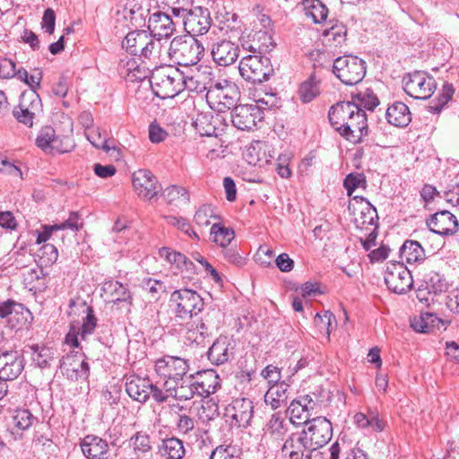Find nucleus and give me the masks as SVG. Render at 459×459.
<instances>
[{"instance_id":"a211bd4d","label":"nucleus","mask_w":459,"mask_h":459,"mask_svg":"<svg viewBox=\"0 0 459 459\" xmlns=\"http://www.w3.org/2000/svg\"><path fill=\"white\" fill-rule=\"evenodd\" d=\"M172 14L167 12L159 11L153 13L148 20V29L151 31V35L165 39L169 38L175 31L176 24L178 23L176 19L173 20Z\"/></svg>"},{"instance_id":"bb28decb","label":"nucleus","mask_w":459,"mask_h":459,"mask_svg":"<svg viewBox=\"0 0 459 459\" xmlns=\"http://www.w3.org/2000/svg\"><path fill=\"white\" fill-rule=\"evenodd\" d=\"M194 375L191 374L182 378V380L178 381L176 385L175 383L172 385H166L167 391L169 392L170 396L179 400V401H187L194 398L196 394Z\"/></svg>"},{"instance_id":"c756f323","label":"nucleus","mask_w":459,"mask_h":459,"mask_svg":"<svg viewBox=\"0 0 459 459\" xmlns=\"http://www.w3.org/2000/svg\"><path fill=\"white\" fill-rule=\"evenodd\" d=\"M288 431L285 420L280 413H273L264 427V437L273 441L282 440Z\"/></svg>"},{"instance_id":"9d476101","label":"nucleus","mask_w":459,"mask_h":459,"mask_svg":"<svg viewBox=\"0 0 459 459\" xmlns=\"http://www.w3.org/2000/svg\"><path fill=\"white\" fill-rule=\"evenodd\" d=\"M60 369L67 378L79 381H86L90 376V365L84 354L78 351H71L60 360Z\"/></svg>"},{"instance_id":"72a5a7b5","label":"nucleus","mask_w":459,"mask_h":459,"mask_svg":"<svg viewBox=\"0 0 459 459\" xmlns=\"http://www.w3.org/2000/svg\"><path fill=\"white\" fill-rule=\"evenodd\" d=\"M400 256L408 264H413L424 259L425 251L418 241L406 240L400 248Z\"/></svg>"},{"instance_id":"c9c22d12","label":"nucleus","mask_w":459,"mask_h":459,"mask_svg":"<svg viewBox=\"0 0 459 459\" xmlns=\"http://www.w3.org/2000/svg\"><path fill=\"white\" fill-rule=\"evenodd\" d=\"M287 414L290 417V421L293 425H307L312 419L307 412V408L303 406L298 398L290 403L287 409Z\"/></svg>"},{"instance_id":"20e7f679","label":"nucleus","mask_w":459,"mask_h":459,"mask_svg":"<svg viewBox=\"0 0 459 459\" xmlns=\"http://www.w3.org/2000/svg\"><path fill=\"white\" fill-rule=\"evenodd\" d=\"M175 317L182 321L197 316L204 310V299L195 290L187 288L174 290L169 299Z\"/></svg>"},{"instance_id":"cd10ccee","label":"nucleus","mask_w":459,"mask_h":459,"mask_svg":"<svg viewBox=\"0 0 459 459\" xmlns=\"http://www.w3.org/2000/svg\"><path fill=\"white\" fill-rule=\"evenodd\" d=\"M40 88H38V90ZM36 90L37 88H29L22 92L20 110L14 112L17 120L29 126H31L33 124V112L29 110V106H27L26 102L30 100V104L33 106L34 103L39 100V93Z\"/></svg>"},{"instance_id":"0eeeda50","label":"nucleus","mask_w":459,"mask_h":459,"mask_svg":"<svg viewBox=\"0 0 459 459\" xmlns=\"http://www.w3.org/2000/svg\"><path fill=\"white\" fill-rule=\"evenodd\" d=\"M189 370L188 360L176 356H164L155 361L156 373L165 379L164 388L166 385L178 384V381L186 377Z\"/></svg>"},{"instance_id":"e433bc0d","label":"nucleus","mask_w":459,"mask_h":459,"mask_svg":"<svg viewBox=\"0 0 459 459\" xmlns=\"http://www.w3.org/2000/svg\"><path fill=\"white\" fill-rule=\"evenodd\" d=\"M160 452L161 455L167 456L169 459H182L185 455L183 442L177 437L163 440Z\"/></svg>"},{"instance_id":"393cba45","label":"nucleus","mask_w":459,"mask_h":459,"mask_svg":"<svg viewBox=\"0 0 459 459\" xmlns=\"http://www.w3.org/2000/svg\"><path fill=\"white\" fill-rule=\"evenodd\" d=\"M411 326L416 332L429 333L441 328L446 330V324L435 314L425 312L411 319Z\"/></svg>"},{"instance_id":"79ce46f5","label":"nucleus","mask_w":459,"mask_h":459,"mask_svg":"<svg viewBox=\"0 0 459 459\" xmlns=\"http://www.w3.org/2000/svg\"><path fill=\"white\" fill-rule=\"evenodd\" d=\"M212 116L210 113H200L193 121V126L202 136L216 135V127L212 123Z\"/></svg>"},{"instance_id":"b1692460","label":"nucleus","mask_w":459,"mask_h":459,"mask_svg":"<svg viewBox=\"0 0 459 459\" xmlns=\"http://www.w3.org/2000/svg\"><path fill=\"white\" fill-rule=\"evenodd\" d=\"M212 56L219 65L228 66L238 57V48L230 40H221L212 46Z\"/></svg>"},{"instance_id":"774afa93","label":"nucleus","mask_w":459,"mask_h":459,"mask_svg":"<svg viewBox=\"0 0 459 459\" xmlns=\"http://www.w3.org/2000/svg\"><path fill=\"white\" fill-rule=\"evenodd\" d=\"M221 312L219 309H212L208 311L201 323L204 324L211 332L218 329L220 325Z\"/></svg>"},{"instance_id":"c85d7f7f","label":"nucleus","mask_w":459,"mask_h":459,"mask_svg":"<svg viewBox=\"0 0 459 459\" xmlns=\"http://www.w3.org/2000/svg\"><path fill=\"white\" fill-rule=\"evenodd\" d=\"M231 354L230 342L226 336L217 338L207 352L208 359L214 365L227 362Z\"/></svg>"},{"instance_id":"49530a36","label":"nucleus","mask_w":459,"mask_h":459,"mask_svg":"<svg viewBox=\"0 0 459 459\" xmlns=\"http://www.w3.org/2000/svg\"><path fill=\"white\" fill-rule=\"evenodd\" d=\"M333 323H336L335 316L330 310H325L323 314L316 313L314 317L315 325L321 333H325L328 340L330 339Z\"/></svg>"},{"instance_id":"052dcab7","label":"nucleus","mask_w":459,"mask_h":459,"mask_svg":"<svg viewBox=\"0 0 459 459\" xmlns=\"http://www.w3.org/2000/svg\"><path fill=\"white\" fill-rule=\"evenodd\" d=\"M58 230H71L78 231L82 228L83 222L77 212H71L67 220L61 223H56Z\"/></svg>"},{"instance_id":"1a4fd4ad","label":"nucleus","mask_w":459,"mask_h":459,"mask_svg":"<svg viewBox=\"0 0 459 459\" xmlns=\"http://www.w3.org/2000/svg\"><path fill=\"white\" fill-rule=\"evenodd\" d=\"M385 282L396 294H404L413 286L411 273L403 263H393L386 266Z\"/></svg>"},{"instance_id":"a19ab883","label":"nucleus","mask_w":459,"mask_h":459,"mask_svg":"<svg viewBox=\"0 0 459 459\" xmlns=\"http://www.w3.org/2000/svg\"><path fill=\"white\" fill-rule=\"evenodd\" d=\"M24 284L32 291H42L46 288L44 273L42 268L30 269L24 274Z\"/></svg>"},{"instance_id":"dca6fc26","label":"nucleus","mask_w":459,"mask_h":459,"mask_svg":"<svg viewBox=\"0 0 459 459\" xmlns=\"http://www.w3.org/2000/svg\"><path fill=\"white\" fill-rule=\"evenodd\" d=\"M24 368L23 356L17 351H6L0 354V381L16 379Z\"/></svg>"},{"instance_id":"f257e3e1","label":"nucleus","mask_w":459,"mask_h":459,"mask_svg":"<svg viewBox=\"0 0 459 459\" xmlns=\"http://www.w3.org/2000/svg\"><path fill=\"white\" fill-rule=\"evenodd\" d=\"M328 117L340 135L354 144L362 143L368 134L366 112L354 101H342L332 106Z\"/></svg>"},{"instance_id":"7ed1b4c3","label":"nucleus","mask_w":459,"mask_h":459,"mask_svg":"<svg viewBox=\"0 0 459 459\" xmlns=\"http://www.w3.org/2000/svg\"><path fill=\"white\" fill-rule=\"evenodd\" d=\"M330 459H339L340 446L333 443L330 448ZM282 455L288 459H319L323 453L315 454L310 447L306 434L300 432L292 433L285 440L281 446Z\"/></svg>"},{"instance_id":"473e14b6","label":"nucleus","mask_w":459,"mask_h":459,"mask_svg":"<svg viewBox=\"0 0 459 459\" xmlns=\"http://www.w3.org/2000/svg\"><path fill=\"white\" fill-rule=\"evenodd\" d=\"M288 388L289 385L284 381L270 386L264 395L265 403L273 410L280 408L288 399Z\"/></svg>"},{"instance_id":"39448f33","label":"nucleus","mask_w":459,"mask_h":459,"mask_svg":"<svg viewBox=\"0 0 459 459\" xmlns=\"http://www.w3.org/2000/svg\"><path fill=\"white\" fill-rule=\"evenodd\" d=\"M333 74L347 86L360 82L366 74V63L355 56H340L334 60Z\"/></svg>"},{"instance_id":"69168bd1","label":"nucleus","mask_w":459,"mask_h":459,"mask_svg":"<svg viewBox=\"0 0 459 459\" xmlns=\"http://www.w3.org/2000/svg\"><path fill=\"white\" fill-rule=\"evenodd\" d=\"M303 406L307 408V412L311 417H316V409L320 407L321 401L316 394H306L298 398Z\"/></svg>"},{"instance_id":"0e129e2a","label":"nucleus","mask_w":459,"mask_h":459,"mask_svg":"<svg viewBox=\"0 0 459 459\" xmlns=\"http://www.w3.org/2000/svg\"><path fill=\"white\" fill-rule=\"evenodd\" d=\"M25 309L22 304L8 299L4 302H0V317L4 318L12 314L22 313Z\"/></svg>"},{"instance_id":"864d4df0","label":"nucleus","mask_w":459,"mask_h":459,"mask_svg":"<svg viewBox=\"0 0 459 459\" xmlns=\"http://www.w3.org/2000/svg\"><path fill=\"white\" fill-rule=\"evenodd\" d=\"M212 218L216 219L213 207L211 204H203L196 210L194 221L199 226H208Z\"/></svg>"},{"instance_id":"13d9d810","label":"nucleus","mask_w":459,"mask_h":459,"mask_svg":"<svg viewBox=\"0 0 459 459\" xmlns=\"http://www.w3.org/2000/svg\"><path fill=\"white\" fill-rule=\"evenodd\" d=\"M347 30L343 24H335L324 32V36L328 41L339 45L345 41Z\"/></svg>"},{"instance_id":"ea45409f","label":"nucleus","mask_w":459,"mask_h":459,"mask_svg":"<svg viewBox=\"0 0 459 459\" xmlns=\"http://www.w3.org/2000/svg\"><path fill=\"white\" fill-rule=\"evenodd\" d=\"M120 75L125 78L126 82H143L147 80L149 84H152L151 80L147 79L145 71H142L136 66L134 61H128L119 70Z\"/></svg>"},{"instance_id":"6ab92c4d","label":"nucleus","mask_w":459,"mask_h":459,"mask_svg":"<svg viewBox=\"0 0 459 459\" xmlns=\"http://www.w3.org/2000/svg\"><path fill=\"white\" fill-rule=\"evenodd\" d=\"M429 230L438 235H454L458 231L459 223L456 217L449 211L437 212L427 220Z\"/></svg>"},{"instance_id":"f8f14e48","label":"nucleus","mask_w":459,"mask_h":459,"mask_svg":"<svg viewBox=\"0 0 459 459\" xmlns=\"http://www.w3.org/2000/svg\"><path fill=\"white\" fill-rule=\"evenodd\" d=\"M238 88H207L206 99L212 108L225 112L237 106L240 98ZM206 90V88H204Z\"/></svg>"},{"instance_id":"a878e982","label":"nucleus","mask_w":459,"mask_h":459,"mask_svg":"<svg viewBox=\"0 0 459 459\" xmlns=\"http://www.w3.org/2000/svg\"><path fill=\"white\" fill-rule=\"evenodd\" d=\"M386 121L395 126L404 128L411 121V113L407 105L402 101H395L385 111Z\"/></svg>"},{"instance_id":"9b49d317","label":"nucleus","mask_w":459,"mask_h":459,"mask_svg":"<svg viewBox=\"0 0 459 459\" xmlns=\"http://www.w3.org/2000/svg\"><path fill=\"white\" fill-rule=\"evenodd\" d=\"M184 25L186 35H204L211 27V16L207 8L192 6L184 17L178 20Z\"/></svg>"},{"instance_id":"bf43d9fd","label":"nucleus","mask_w":459,"mask_h":459,"mask_svg":"<svg viewBox=\"0 0 459 459\" xmlns=\"http://www.w3.org/2000/svg\"><path fill=\"white\" fill-rule=\"evenodd\" d=\"M203 421L213 420L219 415V407L212 400L204 402L198 412Z\"/></svg>"},{"instance_id":"6e6d98bb","label":"nucleus","mask_w":459,"mask_h":459,"mask_svg":"<svg viewBox=\"0 0 459 459\" xmlns=\"http://www.w3.org/2000/svg\"><path fill=\"white\" fill-rule=\"evenodd\" d=\"M210 459H240V450L233 446H219L212 451Z\"/></svg>"},{"instance_id":"412c9836","label":"nucleus","mask_w":459,"mask_h":459,"mask_svg":"<svg viewBox=\"0 0 459 459\" xmlns=\"http://www.w3.org/2000/svg\"><path fill=\"white\" fill-rule=\"evenodd\" d=\"M152 382L148 377L130 376L126 381V392L134 401L145 403L151 396Z\"/></svg>"},{"instance_id":"2f4dec72","label":"nucleus","mask_w":459,"mask_h":459,"mask_svg":"<svg viewBox=\"0 0 459 459\" xmlns=\"http://www.w3.org/2000/svg\"><path fill=\"white\" fill-rule=\"evenodd\" d=\"M150 35L145 30L131 31L124 39L122 46L129 54L141 56L142 48L148 42Z\"/></svg>"},{"instance_id":"4d7b16f0","label":"nucleus","mask_w":459,"mask_h":459,"mask_svg":"<svg viewBox=\"0 0 459 459\" xmlns=\"http://www.w3.org/2000/svg\"><path fill=\"white\" fill-rule=\"evenodd\" d=\"M55 130L51 127H45L40 130L37 139L36 144L39 148L45 152L50 151L51 145L55 141Z\"/></svg>"},{"instance_id":"a18cd8bd","label":"nucleus","mask_w":459,"mask_h":459,"mask_svg":"<svg viewBox=\"0 0 459 459\" xmlns=\"http://www.w3.org/2000/svg\"><path fill=\"white\" fill-rule=\"evenodd\" d=\"M403 82L405 86H435L436 82L424 71H414L403 77Z\"/></svg>"},{"instance_id":"5fc2aeb1","label":"nucleus","mask_w":459,"mask_h":459,"mask_svg":"<svg viewBox=\"0 0 459 459\" xmlns=\"http://www.w3.org/2000/svg\"><path fill=\"white\" fill-rule=\"evenodd\" d=\"M130 442L135 454L138 456H140V455L148 453L152 447L149 436L141 432H137L134 436H133L130 439Z\"/></svg>"},{"instance_id":"603ef678","label":"nucleus","mask_w":459,"mask_h":459,"mask_svg":"<svg viewBox=\"0 0 459 459\" xmlns=\"http://www.w3.org/2000/svg\"><path fill=\"white\" fill-rule=\"evenodd\" d=\"M163 196L169 204H173L178 201L184 203L189 202V194L187 191L181 186H170L163 191Z\"/></svg>"},{"instance_id":"ddd939ff","label":"nucleus","mask_w":459,"mask_h":459,"mask_svg":"<svg viewBox=\"0 0 459 459\" xmlns=\"http://www.w3.org/2000/svg\"><path fill=\"white\" fill-rule=\"evenodd\" d=\"M253 414V402L245 397L234 399L225 409L226 417L231 419V424L238 428L248 427Z\"/></svg>"},{"instance_id":"aec40b11","label":"nucleus","mask_w":459,"mask_h":459,"mask_svg":"<svg viewBox=\"0 0 459 459\" xmlns=\"http://www.w3.org/2000/svg\"><path fill=\"white\" fill-rule=\"evenodd\" d=\"M81 449L87 459H108L109 445L95 435H87L81 442Z\"/></svg>"},{"instance_id":"4be33fe9","label":"nucleus","mask_w":459,"mask_h":459,"mask_svg":"<svg viewBox=\"0 0 459 459\" xmlns=\"http://www.w3.org/2000/svg\"><path fill=\"white\" fill-rule=\"evenodd\" d=\"M194 381L197 395L203 397H208L221 387L220 377L212 369L198 371L194 375Z\"/></svg>"},{"instance_id":"7c9ffc66","label":"nucleus","mask_w":459,"mask_h":459,"mask_svg":"<svg viewBox=\"0 0 459 459\" xmlns=\"http://www.w3.org/2000/svg\"><path fill=\"white\" fill-rule=\"evenodd\" d=\"M159 255L161 258L165 259L171 264H175L178 269L186 271L189 273H195V266L191 260L185 255L177 252L170 247H163L160 248Z\"/></svg>"},{"instance_id":"6e6552de","label":"nucleus","mask_w":459,"mask_h":459,"mask_svg":"<svg viewBox=\"0 0 459 459\" xmlns=\"http://www.w3.org/2000/svg\"><path fill=\"white\" fill-rule=\"evenodd\" d=\"M306 434L310 447L315 454L324 447L333 437V426L325 417H314L302 430Z\"/></svg>"},{"instance_id":"f3484780","label":"nucleus","mask_w":459,"mask_h":459,"mask_svg":"<svg viewBox=\"0 0 459 459\" xmlns=\"http://www.w3.org/2000/svg\"><path fill=\"white\" fill-rule=\"evenodd\" d=\"M169 44L167 40L150 35L148 42L142 48L141 58L148 60L155 65H163L169 63Z\"/></svg>"},{"instance_id":"37998d69","label":"nucleus","mask_w":459,"mask_h":459,"mask_svg":"<svg viewBox=\"0 0 459 459\" xmlns=\"http://www.w3.org/2000/svg\"><path fill=\"white\" fill-rule=\"evenodd\" d=\"M351 101L358 104L359 108H364L368 110H374L380 104L377 96L369 88H367L364 92L352 94Z\"/></svg>"},{"instance_id":"e2e57ef3","label":"nucleus","mask_w":459,"mask_h":459,"mask_svg":"<svg viewBox=\"0 0 459 459\" xmlns=\"http://www.w3.org/2000/svg\"><path fill=\"white\" fill-rule=\"evenodd\" d=\"M86 310L87 316L83 319V323L81 329V336L82 339H85L87 335L91 334L97 325V318L93 314L92 307H87Z\"/></svg>"},{"instance_id":"680f3d73","label":"nucleus","mask_w":459,"mask_h":459,"mask_svg":"<svg viewBox=\"0 0 459 459\" xmlns=\"http://www.w3.org/2000/svg\"><path fill=\"white\" fill-rule=\"evenodd\" d=\"M74 147L75 143L71 137L65 136L62 139L56 137L49 152L56 153H66L72 152Z\"/></svg>"},{"instance_id":"4c0bfd02","label":"nucleus","mask_w":459,"mask_h":459,"mask_svg":"<svg viewBox=\"0 0 459 459\" xmlns=\"http://www.w3.org/2000/svg\"><path fill=\"white\" fill-rule=\"evenodd\" d=\"M306 16L311 18L315 23H320L327 17L328 10L319 0H303Z\"/></svg>"},{"instance_id":"4468645a","label":"nucleus","mask_w":459,"mask_h":459,"mask_svg":"<svg viewBox=\"0 0 459 459\" xmlns=\"http://www.w3.org/2000/svg\"><path fill=\"white\" fill-rule=\"evenodd\" d=\"M132 184L137 195L144 200L152 199L160 190V185L156 177L148 169L134 172Z\"/></svg>"},{"instance_id":"338daca9","label":"nucleus","mask_w":459,"mask_h":459,"mask_svg":"<svg viewBox=\"0 0 459 459\" xmlns=\"http://www.w3.org/2000/svg\"><path fill=\"white\" fill-rule=\"evenodd\" d=\"M168 136V133L156 122L149 126V139L152 143H160Z\"/></svg>"},{"instance_id":"f704fd0d","label":"nucleus","mask_w":459,"mask_h":459,"mask_svg":"<svg viewBox=\"0 0 459 459\" xmlns=\"http://www.w3.org/2000/svg\"><path fill=\"white\" fill-rule=\"evenodd\" d=\"M212 332L201 322L195 326L194 325L188 326L185 334L187 342L197 345H204L210 342Z\"/></svg>"},{"instance_id":"2eb2a0df","label":"nucleus","mask_w":459,"mask_h":459,"mask_svg":"<svg viewBox=\"0 0 459 459\" xmlns=\"http://www.w3.org/2000/svg\"><path fill=\"white\" fill-rule=\"evenodd\" d=\"M263 58L259 56H247L241 59L239 72L247 82L261 83L267 81L272 69L264 68Z\"/></svg>"},{"instance_id":"de8ad7c7","label":"nucleus","mask_w":459,"mask_h":459,"mask_svg":"<svg viewBox=\"0 0 459 459\" xmlns=\"http://www.w3.org/2000/svg\"><path fill=\"white\" fill-rule=\"evenodd\" d=\"M211 234L213 236V241L222 247L229 246L234 238V231L219 223L212 224Z\"/></svg>"},{"instance_id":"c03bdc74","label":"nucleus","mask_w":459,"mask_h":459,"mask_svg":"<svg viewBox=\"0 0 459 459\" xmlns=\"http://www.w3.org/2000/svg\"><path fill=\"white\" fill-rule=\"evenodd\" d=\"M103 290L109 292L112 296V301L118 303L127 301L131 299L129 290L118 281H108L104 284Z\"/></svg>"},{"instance_id":"09e8293b","label":"nucleus","mask_w":459,"mask_h":459,"mask_svg":"<svg viewBox=\"0 0 459 459\" xmlns=\"http://www.w3.org/2000/svg\"><path fill=\"white\" fill-rule=\"evenodd\" d=\"M454 92V88H442L441 91L431 99L428 106L429 111L433 114L439 113L444 106L452 99Z\"/></svg>"},{"instance_id":"58836bf2","label":"nucleus","mask_w":459,"mask_h":459,"mask_svg":"<svg viewBox=\"0 0 459 459\" xmlns=\"http://www.w3.org/2000/svg\"><path fill=\"white\" fill-rule=\"evenodd\" d=\"M31 359L39 368H47L54 358V352L51 348L34 344L29 347Z\"/></svg>"},{"instance_id":"423d86ee","label":"nucleus","mask_w":459,"mask_h":459,"mask_svg":"<svg viewBox=\"0 0 459 459\" xmlns=\"http://www.w3.org/2000/svg\"><path fill=\"white\" fill-rule=\"evenodd\" d=\"M348 210L352 216V221L357 229L368 230L372 228L377 230V212L369 201L359 195L351 198Z\"/></svg>"},{"instance_id":"8fccbe9b","label":"nucleus","mask_w":459,"mask_h":459,"mask_svg":"<svg viewBox=\"0 0 459 459\" xmlns=\"http://www.w3.org/2000/svg\"><path fill=\"white\" fill-rule=\"evenodd\" d=\"M37 419L27 409L15 410L13 415V423L20 430H27Z\"/></svg>"},{"instance_id":"5701e85b","label":"nucleus","mask_w":459,"mask_h":459,"mask_svg":"<svg viewBox=\"0 0 459 459\" xmlns=\"http://www.w3.org/2000/svg\"><path fill=\"white\" fill-rule=\"evenodd\" d=\"M257 107L254 105H238L232 113V124L240 130H251L256 126Z\"/></svg>"},{"instance_id":"f03ea898","label":"nucleus","mask_w":459,"mask_h":459,"mask_svg":"<svg viewBox=\"0 0 459 459\" xmlns=\"http://www.w3.org/2000/svg\"><path fill=\"white\" fill-rule=\"evenodd\" d=\"M169 62L182 66L196 65L204 56V48L193 35L174 38L169 48Z\"/></svg>"},{"instance_id":"3c124183","label":"nucleus","mask_w":459,"mask_h":459,"mask_svg":"<svg viewBox=\"0 0 459 459\" xmlns=\"http://www.w3.org/2000/svg\"><path fill=\"white\" fill-rule=\"evenodd\" d=\"M343 186L351 197L357 188L367 187L366 177L363 173H350L343 180Z\"/></svg>"}]
</instances>
